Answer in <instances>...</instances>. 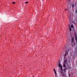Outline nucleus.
Returning <instances> with one entry per match:
<instances>
[{
	"instance_id": "17",
	"label": "nucleus",
	"mask_w": 77,
	"mask_h": 77,
	"mask_svg": "<svg viewBox=\"0 0 77 77\" xmlns=\"http://www.w3.org/2000/svg\"><path fill=\"white\" fill-rule=\"evenodd\" d=\"M75 13H77V10L76 11Z\"/></svg>"
},
{
	"instance_id": "20",
	"label": "nucleus",
	"mask_w": 77,
	"mask_h": 77,
	"mask_svg": "<svg viewBox=\"0 0 77 77\" xmlns=\"http://www.w3.org/2000/svg\"><path fill=\"white\" fill-rule=\"evenodd\" d=\"M32 77H34V76H33Z\"/></svg>"
},
{
	"instance_id": "14",
	"label": "nucleus",
	"mask_w": 77,
	"mask_h": 77,
	"mask_svg": "<svg viewBox=\"0 0 77 77\" xmlns=\"http://www.w3.org/2000/svg\"><path fill=\"white\" fill-rule=\"evenodd\" d=\"M64 56H65V57H66V54H65V55H64Z\"/></svg>"
},
{
	"instance_id": "10",
	"label": "nucleus",
	"mask_w": 77,
	"mask_h": 77,
	"mask_svg": "<svg viewBox=\"0 0 77 77\" xmlns=\"http://www.w3.org/2000/svg\"><path fill=\"white\" fill-rule=\"evenodd\" d=\"M29 3V2H25V3H26V4H27V3Z\"/></svg>"
},
{
	"instance_id": "7",
	"label": "nucleus",
	"mask_w": 77,
	"mask_h": 77,
	"mask_svg": "<svg viewBox=\"0 0 77 77\" xmlns=\"http://www.w3.org/2000/svg\"><path fill=\"white\" fill-rule=\"evenodd\" d=\"M61 70L62 71H63V69H62V66H61Z\"/></svg>"
},
{
	"instance_id": "16",
	"label": "nucleus",
	"mask_w": 77,
	"mask_h": 77,
	"mask_svg": "<svg viewBox=\"0 0 77 77\" xmlns=\"http://www.w3.org/2000/svg\"><path fill=\"white\" fill-rule=\"evenodd\" d=\"M54 71H56V70H55V69H54Z\"/></svg>"
},
{
	"instance_id": "6",
	"label": "nucleus",
	"mask_w": 77,
	"mask_h": 77,
	"mask_svg": "<svg viewBox=\"0 0 77 77\" xmlns=\"http://www.w3.org/2000/svg\"><path fill=\"white\" fill-rule=\"evenodd\" d=\"M71 28H73L74 27V26H73V25H71Z\"/></svg>"
},
{
	"instance_id": "2",
	"label": "nucleus",
	"mask_w": 77,
	"mask_h": 77,
	"mask_svg": "<svg viewBox=\"0 0 77 77\" xmlns=\"http://www.w3.org/2000/svg\"><path fill=\"white\" fill-rule=\"evenodd\" d=\"M64 63L65 65H66V64L67 65H68V66H69L68 63V61H67V60H64Z\"/></svg>"
},
{
	"instance_id": "5",
	"label": "nucleus",
	"mask_w": 77,
	"mask_h": 77,
	"mask_svg": "<svg viewBox=\"0 0 77 77\" xmlns=\"http://www.w3.org/2000/svg\"><path fill=\"white\" fill-rule=\"evenodd\" d=\"M60 66H61L60 64V63H59L58 64V66L59 67H60Z\"/></svg>"
},
{
	"instance_id": "9",
	"label": "nucleus",
	"mask_w": 77,
	"mask_h": 77,
	"mask_svg": "<svg viewBox=\"0 0 77 77\" xmlns=\"http://www.w3.org/2000/svg\"><path fill=\"white\" fill-rule=\"evenodd\" d=\"M63 66L65 68V67H66V64H64Z\"/></svg>"
},
{
	"instance_id": "18",
	"label": "nucleus",
	"mask_w": 77,
	"mask_h": 77,
	"mask_svg": "<svg viewBox=\"0 0 77 77\" xmlns=\"http://www.w3.org/2000/svg\"><path fill=\"white\" fill-rule=\"evenodd\" d=\"M66 9H65V11H66Z\"/></svg>"
},
{
	"instance_id": "8",
	"label": "nucleus",
	"mask_w": 77,
	"mask_h": 77,
	"mask_svg": "<svg viewBox=\"0 0 77 77\" xmlns=\"http://www.w3.org/2000/svg\"><path fill=\"white\" fill-rule=\"evenodd\" d=\"M74 7V4H73L72 5V8H73Z\"/></svg>"
},
{
	"instance_id": "15",
	"label": "nucleus",
	"mask_w": 77,
	"mask_h": 77,
	"mask_svg": "<svg viewBox=\"0 0 77 77\" xmlns=\"http://www.w3.org/2000/svg\"><path fill=\"white\" fill-rule=\"evenodd\" d=\"M69 30L70 31H71V28H70Z\"/></svg>"
},
{
	"instance_id": "1",
	"label": "nucleus",
	"mask_w": 77,
	"mask_h": 77,
	"mask_svg": "<svg viewBox=\"0 0 77 77\" xmlns=\"http://www.w3.org/2000/svg\"><path fill=\"white\" fill-rule=\"evenodd\" d=\"M63 71H64V73H63L62 72H60V73L62 74V75L63 76H65V75L66 74V69H63Z\"/></svg>"
},
{
	"instance_id": "4",
	"label": "nucleus",
	"mask_w": 77,
	"mask_h": 77,
	"mask_svg": "<svg viewBox=\"0 0 77 77\" xmlns=\"http://www.w3.org/2000/svg\"><path fill=\"white\" fill-rule=\"evenodd\" d=\"M72 42H71V43L72 44H73L74 43V38H72Z\"/></svg>"
},
{
	"instance_id": "13",
	"label": "nucleus",
	"mask_w": 77,
	"mask_h": 77,
	"mask_svg": "<svg viewBox=\"0 0 77 77\" xmlns=\"http://www.w3.org/2000/svg\"><path fill=\"white\" fill-rule=\"evenodd\" d=\"M75 22H76V23H77V20H75Z\"/></svg>"
},
{
	"instance_id": "3",
	"label": "nucleus",
	"mask_w": 77,
	"mask_h": 77,
	"mask_svg": "<svg viewBox=\"0 0 77 77\" xmlns=\"http://www.w3.org/2000/svg\"><path fill=\"white\" fill-rule=\"evenodd\" d=\"M75 39L76 43V47L77 48V36H76L75 37Z\"/></svg>"
},
{
	"instance_id": "12",
	"label": "nucleus",
	"mask_w": 77,
	"mask_h": 77,
	"mask_svg": "<svg viewBox=\"0 0 77 77\" xmlns=\"http://www.w3.org/2000/svg\"><path fill=\"white\" fill-rule=\"evenodd\" d=\"M54 71L55 74H56V71Z\"/></svg>"
},
{
	"instance_id": "11",
	"label": "nucleus",
	"mask_w": 77,
	"mask_h": 77,
	"mask_svg": "<svg viewBox=\"0 0 77 77\" xmlns=\"http://www.w3.org/2000/svg\"><path fill=\"white\" fill-rule=\"evenodd\" d=\"M13 4H15V2H12Z\"/></svg>"
},
{
	"instance_id": "19",
	"label": "nucleus",
	"mask_w": 77,
	"mask_h": 77,
	"mask_svg": "<svg viewBox=\"0 0 77 77\" xmlns=\"http://www.w3.org/2000/svg\"><path fill=\"white\" fill-rule=\"evenodd\" d=\"M57 77H58V76H57Z\"/></svg>"
}]
</instances>
